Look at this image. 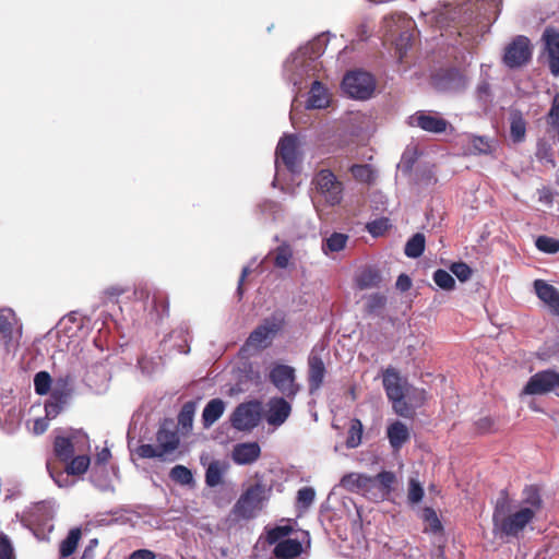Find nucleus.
Returning a JSON list of instances; mask_svg holds the SVG:
<instances>
[{
	"label": "nucleus",
	"instance_id": "41",
	"mask_svg": "<svg viewBox=\"0 0 559 559\" xmlns=\"http://www.w3.org/2000/svg\"><path fill=\"white\" fill-rule=\"evenodd\" d=\"M194 412L195 405L193 402H187L182 405L181 411L178 415V424L183 429H189L192 427Z\"/></svg>",
	"mask_w": 559,
	"mask_h": 559
},
{
	"label": "nucleus",
	"instance_id": "63",
	"mask_svg": "<svg viewBox=\"0 0 559 559\" xmlns=\"http://www.w3.org/2000/svg\"><path fill=\"white\" fill-rule=\"evenodd\" d=\"M110 457H111L110 450L108 448H104V449H102V451H99L96 454L95 462H96V464L104 465V464L108 463Z\"/></svg>",
	"mask_w": 559,
	"mask_h": 559
},
{
	"label": "nucleus",
	"instance_id": "51",
	"mask_svg": "<svg viewBox=\"0 0 559 559\" xmlns=\"http://www.w3.org/2000/svg\"><path fill=\"white\" fill-rule=\"evenodd\" d=\"M450 270L461 282L467 281L472 275L471 267L464 262L453 263Z\"/></svg>",
	"mask_w": 559,
	"mask_h": 559
},
{
	"label": "nucleus",
	"instance_id": "19",
	"mask_svg": "<svg viewBox=\"0 0 559 559\" xmlns=\"http://www.w3.org/2000/svg\"><path fill=\"white\" fill-rule=\"evenodd\" d=\"M533 286L538 299L554 316L559 317V290L544 280H535Z\"/></svg>",
	"mask_w": 559,
	"mask_h": 559
},
{
	"label": "nucleus",
	"instance_id": "42",
	"mask_svg": "<svg viewBox=\"0 0 559 559\" xmlns=\"http://www.w3.org/2000/svg\"><path fill=\"white\" fill-rule=\"evenodd\" d=\"M293 257L290 247L286 243L278 246L275 249L274 264L280 269H286Z\"/></svg>",
	"mask_w": 559,
	"mask_h": 559
},
{
	"label": "nucleus",
	"instance_id": "16",
	"mask_svg": "<svg viewBox=\"0 0 559 559\" xmlns=\"http://www.w3.org/2000/svg\"><path fill=\"white\" fill-rule=\"evenodd\" d=\"M91 463V459L88 455H76L72 456V459L66 463L64 471L57 469L53 463H47L48 472L51 478L59 487H63L68 485V476H80L86 473Z\"/></svg>",
	"mask_w": 559,
	"mask_h": 559
},
{
	"label": "nucleus",
	"instance_id": "2",
	"mask_svg": "<svg viewBox=\"0 0 559 559\" xmlns=\"http://www.w3.org/2000/svg\"><path fill=\"white\" fill-rule=\"evenodd\" d=\"M90 333L83 319L76 313H70L60 319L56 326L41 338L35 340L33 346L36 349L40 346L53 349H90L91 345H94L98 349H103L97 337H88Z\"/></svg>",
	"mask_w": 559,
	"mask_h": 559
},
{
	"label": "nucleus",
	"instance_id": "37",
	"mask_svg": "<svg viewBox=\"0 0 559 559\" xmlns=\"http://www.w3.org/2000/svg\"><path fill=\"white\" fill-rule=\"evenodd\" d=\"M425 250V236L423 234H415L405 245V254L408 258H418Z\"/></svg>",
	"mask_w": 559,
	"mask_h": 559
},
{
	"label": "nucleus",
	"instance_id": "56",
	"mask_svg": "<svg viewBox=\"0 0 559 559\" xmlns=\"http://www.w3.org/2000/svg\"><path fill=\"white\" fill-rule=\"evenodd\" d=\"M138 364L141 370L146 374L153 373L158 367V362L148 358L146 354H143L138 358Z\"/></svg>",
	"mask_w": 559,
	"mask_h": 559
},
{
	"label": "nucleus",
	"instance_id": "21",
	"mask_svg": "<svg viewBox=\"0 0 559 559\" xmlns=\"http://www.w3.org/2000/svg\"><path fill=\"white\" fill-rule=\"evenodd\" d=\"M292 413L290 404L284 397H272L267 403L266 421L278 427L283 425Z\"/></svg>",
	"mask_w": 559,
	"mask_h": 559
},
{
	"label": "nucleus",
	"instance_id": "23",
	"mask_svg": "<svg viewBox=\"0 0 559 559\" xmlns=\"http://www.w3.org/2000/svg\"><path fill=\"white\" fill-rule=\"evenodd\" d=\"M341 486L347 491L365 495L374 488V479L366 474L348 473L342 477Z\"/></svg>",
	"mask_w": 559,
	"mask_h": 559
},
{
	"label": "nucleus",
	"instance_id": "30",
	"mask_svg": "<svg viewBox=\"0 0 559 559\" xmlns=\"http://www.w3.org/2000/svg\"><path fill=\"white\" fill-rule=\"evenodd\" d=\"M355 282L359 289L376 288L381 283V275L373 267H365L356 275Z\"/></svg>",
	"mask_w": 559,
	"mask_h": 559
},
{
	"label": "nucleus",
	"instance_id": "14",
	"mask_svg": "<svg viewBox=\"0 0 559 559\" xmlns=\"http://www.w3.org/2000/svg\"><path fill=\"white\" fill-rule=\"evenodd\" d=\"M407 123L433 134H441L448 129H453L451 123L436 111L418 110L408 117Z\"/></svg>",
	"mask_w": 559,
	"mask_h": 559
},
{
	"label": "nucleus",
	"instance_id": "57",
	"mask_svg": "<svg viewBox=\"0 0 559 559\" xmlns=\"http://www.w3.org/2000/svg\"><path fill=\"white\" fill-rule=\"evenodd\" d=\"M479 433H489L493 431L495 420L491 417H483L475 423Z\"/></svg>",
	"mask_w": 559,
	"mask_h": 559
},
{
	"label": "nucleus",
	"instance_id": "47",
	"mask_svg": "<svg viewBox=\"0 0 559 559\" xmlns=\"http://www.w3.org/2000/svg\"><path fill=\"white\" fill-rule=\"evenodd\" d=\"M51 384L50 374L46 371H40L36 373L34 378V386L35 392L39 395H45L48 393Z\"/></svg>",
	"mask_w": 559,
	"mask_h": 559
},
{
	"label": "nucleus",
	"instance_id": "39",
	"mask_svg": "<svg viewBox=\"0 0 559 559\" xmlns=\"http://www.w3.org/2000/svg\"><path fill=\"white\" fill-rule=\"evenodd\" d=\"M294 528L290 525H277L266 532V542L270 545H276L293 533Z\"/></svg>",
	"mask_w": 559,
	"mask_h": 559
},
{
	"label": "nucleus",
	"instance_id": "6",
	"mask_svg": "<svg viewBox=\"0 0 559 559\" xmlns=\"http://www.w3.org/2000/svg\"><path fill=\"white\" fill-rule=\"evenodd\" d=\"M285 323L283 312H274L258 325L248 336L246 346L249 349H263L271 345L273 340L282 331Z\"/></svg>",
	"mask_w": 559,
	"mask_h": 559
},
{
	"label": "nucleus",
	"instance_id": "48",
	"mask_svg": "<svg viewBox=\"0 0 559 559\" xmlns=\"http://www.w3.org/2000/svg\"><path fill=\"white\" fill-rule=\"evenodd\" d=\"M316 491L312 487H302L297 492V504L299 508L308 509L314 501Z\"/></svg>",
	"mask_w": 559,
	"mask_h": 559
},
{
	"label": "nucleus",
	"instance_id": "38",
	"mask_svg": "<svg viewBox=\"0 0 559 559\" xmlns=\"http://www.w3.org/2000/svg\"><path fill=\"white\" fill-rule=\"evenodd\" d=\"M224 467L221 462L213 461L209 464L205 472V483L209 487H216L223 481Z\"/></svg>",
	"mask_w": 559,
	"mask_h": 559
},
{
	"label": "nucleus",
	"instance_id": "49",
	"mask_svg": "<svg viewBox=\"0 0 559 559\" xmlns=\"http://www.w3.org/2000/svg\"><path fill=\"white\" fill-rule=\"evenodd\" d=\"M536 247L543 252L556 253L559 251V240L547 236H540L536 239Z\"/></svg>",
	"mask_w": 559,
	"mask_h": 559
},
{
	"label": "nucleus",
	"instance_id": "24",
	"mask_svg": "<svg viewBox=\"0 0 559 559\" xmlns=\"http://www.w3.org/2000/svg\"><path fill=\"white\" fill-rule=\"evenodd\" d=\"M326 374L325 364L318 355L308 358V385L310 394L316 393L323 384Z\"/></svg>",
	"mask_w": 559,
	"mask_h": 559
},
{
	"label": "nucleus",
	"instance_id": "44",
	"mask_svg": "<svg viewBox=\"0 0 559 559\" xmlns=\"http://www.w3.org/2000/svg\"><path fill=\"white\" fill-rule=\"evenodd\" d=\"M433 282L444 290H452L455 286L453 276L442 269H439L433 273Z\"/></svg>",
	"mask_w": 559,
	"mask_h": 559
},
{
	"label": "nucleus",
	"instance_id": "28",
	"mask_svg": "<svg viewBox=\"0 0 559 559\" xmlns=\"http://www.w3.org/2000/svg\"><path fill=\"white\" fill-rule=\"evenodd\" d=\"M467 147L465 154L481 155L490 154L493 150L495 142L487 136L467 135Z\"/></svg>",
	"mask_w": 559,
	"mask_h": 559
},
{
	"label": "nucleus",
	"instance_id": "58",
	"mask_svg": "<svg viewBox=\"0 0 559 559\" xmlns=\"http://www.w3.org/2000/svg\"><path fill=\"white\" fill-rule=\"evenodd\" d=\"M548 118L550 124L559 126V93L554 96Z\"/></svg>",
	"mask_w": 559,
	"mask_h": 559
},
{
	"label": "nucleus",
	"instance_id": "32",
	"mask_svg": "<svg viewBox=\"0 0 559 559\" xmlns=\"http://www.w3.org/2000/svg\"><path fill=\"white\" fill-rule=\"evenodd\" d=\"M421 519L425 522L424 533L433 535L443 533V525L437 512L432 508H424L421 512Z\"/></svg>",
	"mask_w": 559,
	"mask_h": 559
},
{
	"label": "nucleus",
	"instance_id": "53",
	"mask_svg": "<svg viewBox=\"0 0 559 559\" xmlns=\"http://www.w3.org/2000/svg\"><path fill=\"white\" fill-rule=\"evenodd\" d=\"M138 454L143 459L163 457L164 453L159 450L158 445L141 444L138 448Z\"/></svg>",
	"mask_w": 559,
	"mask_h": 559
},
{
	"label": "nucleus",
	"instance_id": "50",
	"mask_svg": "<svg viewBox=\"0 0 559 559\" xmlns=\"http://www.w3.org/2000/svg\"><path fill=\"white\" fill-rule=\"evenodd\" d=\"M424 497V489L421 485L415 479H411L408 486V501L412 503H418Z\"/></svg>",
	"mask_w": 559,
	"mask_h": 559
},
{
	"label": "nucleus",
	"instance_id": "20",
	"mask_svg": "<svg viewBox=\"0 0 559 559\" xmlns=\"http://www.w3.org/2000/svg\"><path fill=\"white\" fill-rule=\"evenodd\" d=\"M156 441L159 450L165 454L171 453L175 451L180 442L178 431L176 426L170 420H165L157 433Z\"/></svg>",
	"mask_w": 559,
	"mask_h": 559
},
{
	"label": "nucleus",
	"instance_id": "40",
	"mask_svg": "<svg viewBox=\"0 0 559 559\" xmlns=\"http://www.w3.org/2000/svg\"><path fill=\"white\" fill-rule=\"evenodd\" d=\"M169 477L171 480L180 485H190L193 483L192 472L183 465L174 466L170 469Z\"/></svg>",
	"mask_w": 559,
	"mask_h": 559
},
{
	"label": "nucleus",
	"instance_id": "52",
	"mask_svg": "<svg viewBox=\"0 0 559 559\" xmlns=\"http://www.w3.org/2000/svg\"><path fill=\"white\" fill-rule=\"evenodd\" d=\"M0 559H15L13 546L7 535H0Z\"/></svg>",
	"mask_w": 559,
	"mask_h": 559
},
{
	"label": "nucleus",
	"instance_id": "64",
	"mask_svg": "<svg viewBox=\"0 0 559 559\" xmlns=\"http://www.w3.org/2000/svg\"><path fill=\"white\" fill-rule=\"evenodd\" d=\"M255 263V260H252L250 265L248 266H245L241 271V275H240V278H239V283H238V288H237V293L239 296L242 295V284L245 282V278L249 275V273L251 272V265Z\"/></svg>",
	"mask_w": 559,
	"mask_h": 559
},
{
	"label": "nucleus",
	"instance_id": "22",
	"mask_svg": "<svg viewBox=\"0 0 559 559\" xmlns=\"http://www.w3.org/2000/svg\"><path fill=\"white\" fill-rule=\"evenodd\" d=\"M261 456V448L258 442H241L234 445L231 459L237 465H250Z\"/></svg>",
	"mask_w": 559,
	"mask_h": 559
},
{
	"label": "nucleus",
	"instance_id": "29",
	"mask_svg": "<svg viewBox=\"0 0 559 559\" xmlns=\"http://www.w3.org/2000/svg\"><path fill=\"white\" fill-rule=\"evenodd\" d=\"M225 411V403L221 399L211 400L204 407L202 413V421L205 428L211 427L217 421Z\"/></svg>",
	"mask_w": 559,
	"mask_h": 559
},
{
	"label": "nucleus",
	"instance_id": "8",
	"mask_svg": "<svg viewBox=\"0 0 559 559\" xmlns=\"http://www.w3.org/2000/svg\"><path fill=\"white\" fill-rule=\"evenodd\" d=\"M266 499L265 486L262 483H255L248 487L239 497L234 506V513L241 519H252L257 511L261 510L262 502Z\"/></svg>",
	"mask_w": 559,
	"mask_h": 559
},
{
	"label": "nucleus",
	"instance_id": "60",
	"mask_svg": "<svg viewBox=\"0 0 559 559\" xmlns=\"http://www.w3.org/2000/svg\"><path fill=\"white\" fill-rule=\"evenodd\" d=\"M156 555L152 550L148 549H138L134 550L129 559H155Z\"/></svg>",
	"mask_w": 559,
	"mask_h": 559
},
{
	"label": "nucleus",
	"instance_id": "36",
	"mask_svg": "<svg viewBox=\"0 0 559 559\" xmlns=\"http://www.w3.org/2000/svg\"><path fill=\"white\" fill-rule=\"evenodd\" d=\"M364 427L358 418L350 420V426L347 432L346 447L355 449L361 443Z\"/></svg>",
	"mask_w": 559,
	"mask_h": 559
},
{
	"label": "nucleus",
	"instance_id": "4",
	"mask_svg": "<svg viewBox=\"0 0 559 559\" xmlns=\"http://www.w3.org/2000/svg\"><path fill=\"white\" fill-rule=\"evenodd\" d=\"M382 27L402 58L413 39L414 22L405 13H396L384 17Z\"/></svg>",
	"mask_w": 559,
	"mask_h": 559
},
{
	"label": "nucleus",
	"instance_id": "10",
	"mask_svg": "<svg viewBox=\"0 0 559 559\" xmlns=\"http://www.w3.org/2000/svg\"><path fill=\"white\" fill-rule=\"evenodd\" d=\"M316 192L329 205H336L343 199V185L329 169L320 170L313 178Z\"/></svg>",
	"mask_w": 559,
	"mask_h": 559
},
{
	"label": "nucleus",
	"instance_id": "15",
	"mask_svg": "<svg viewBox=\"0 0 559 559\" xmlns=\"http://www.w3.org/2000/svg\"><path fill=\"white\" fill-rule=\"evenodd\" d=\"M300 160L299 139L295 134H285L276 147L275 166L278 170L283 164L288 170L295 171Z\"/></svg>",
	"mask_w": 559,
	"mask_h": 559
},
{
	"label": "nucleus",
	"instance_id": "26",
	"mask_svg": "<svg viewBox=\"0 0 559 559\" xmlns=\"http://www.w3.org/2000/svg\"><path fill=\"white\" fill-rule=\"evenodd\" d=\"M330 104V93L317 79L311 83L309 97L307 100L308 109H322Z\"/></svg>",
	"mask_w": 559,
	"mask_h": 559
},
{
	"label": "nucleus",
	"instance_id": "7",
	"mask_svg": "<svg viewBox=\"0 0 559 559\" xmlns=\"http://www.w3.org/2000/svg\"><path fill=\"white\" fill-rule=\"evenodd\" d=\"M382 382L386 396L392 402L395 413L405 416L407 405L404 399L408 391L407 380L402 378L395 368L389 367L382 371Z\"/></svg>",
	"mask_w": 559,
	"mask_h": 559
},
{
	"label": "nucleus",
	"instance_id": "34",
	"mask_svg": "<svg viewBox=\"0 0 559 559\" xmlns=\"http://www.w3.org/2000/svg\"><path fill=\"white\" fill-rule=\"evenodd\" d=\"M348 236L343 233H333L329 237H325L322 242V251L324 254L340 252L346 247Z\"/></svg>",
	"mask_w": 559,
	"mask_h": 559
},
{
	"label": "nucleus",
	"instance_id": "33",
	"mask_svg": "<svg viewBox=\"0 0 559 559\" xmlns=\"http://www.w3.org/2000/svg\"><path fill=\"white\" fill-rule=\"evenodd\" d=\"M526 133V122L523 115L519 110H513L510 114V134L514 142H522Z\"/></svg>",
	"mask_w": 559,
	"mask_h": 559
},
{
	"label": "nucleus",
	"instance_id": "61",
	"mask_svg": "<svg viewBox=\"0 0 559 559\" xmlns=\"http://www.w3.org/2000/svg\"><path fill=\"white\" fill-rule=\"evenodd\" d=\"M385 305V297L379 294L372 295L368 301V308L370 310H374L376 308H381Z\"/></svg>",
	"mask_w": 559,
	"mask_h": 559
},
{
	"label": "nucleus",
	"instance_id": "18",
	"mask_svg": "<svg viewBox=\"0 0 559 559\" xmlns=\"http://www.w3.org/2000/svg\"><path fill=\"white\" fill-rule=\"evenodd\" d=\"M544 56L554 76H559V32L546 28L543 34Z\"/></svg>",
	"mask_w": 559,
	"mask_h": 559
},
{
	"label": "nucleus",
	"instance_id": "54",
	"mask_svg": "<svg viewBox=\"0 0 559 559\" xmlns=\"http://www.w3.org/2000/svg\"><path fill=\"white\" fill-rule=\"evenodd\" d=\"M389 219L380 218L368 224V231L373 236L382 235L389 228Z\"/></svg>",
	"mask_w": 559,
	"mask_h": 559
},
{
	"label": "nucleus",
	"instance_id": "43",
	"mask_svg": "<svg viewBox=\"0 0 559 559\" xmlns=\"http://www.w3.org/2000/svg\"><path fill=\"white\" fill-rule=\"evenodd\" d=\"M175 340L174 344H169L174 349L190 348L188 332L183 328H179L169 334V341Z\"/></svg>",
	"mask_w": 559,
	"mask_h": 559
},
{
	"label": "nucleus",
	"instance_id": "5",
	"mask_svg": "<svg viewBox=\"0 0 559 559\" xmlns=\"http://www.w3.org/2000/svg\"><path fill=\"white\" fill-rule=\"evenodd\" d=\"M23 321L11 308L0 309V349L23 346Z\"/></svg>",
	"mask_w": 559,
	"mask_h": 559
},
{
	"label": "nucleus",
	"instance_id": "45",
	"mask_svg": "<svg viewBox=\"0 0 559 559\" xmlns=\"http://www.w3.org/2000/svg\"><path fill=\"white\" fill-rule=\"evenodd\" d=\"M350 173L355 179L361 182H371L374 178V173L370 165H353Z\"/></svg>",
	"mask_w": 559,
	"mask_h": 559
},
{
	"label": "nucleus",
	"instance_id": "13",
	"mask_svg": "<svg viewBox=\"0 0 559 559\" xmlns=\"http://www.w3.org/2000/svg\"><path fill=\"white\" fill-rule=\"evenodd\" d=\"M269 378L271 383L288 399H294L299 392L295 369L288 365H274L270 370Z\"/></svg>",
	"mask_w": 559,
	"mask_h": 559
},
{
	"label": "nucleus",
	"instance_id": "12",
	"mask_svg": "<svg viewBox=\"0 0 559 559\" xmlns=\"http://www.w3.org/2000/svg\"><path fill=\"white\" fill-rule=\"evenodd\" d=\"M261 419V403L249 401L239 404L230 416V423L239 431H250L255 428Z\"/></svg>",
	"mask_w": 559,
	"mask_h": 559
},
{
	"label": "nucleus",
	"instance_id": "55",
	"mask_svg": "<svg viewBox=\"0 0 559 559\" xmlns=\"http://www.w3.org/2000/svg\"><path fill=\"white\" fill-rule=\"evenodd\" d=\"M259 207H260L262 214L266 216V218H270V219L277 218V213L280 212V205L276 202L264 201L262 204L259 205Z\"/></svg>",
	"mask_w": 559,
	"mask_h": 559
},
{
	"label": "nucleus",
	"instance_id": "27",
	"mask_svg": "<svg viewBox=\"0 0 559 559\" xmlns=\"http://www.w3.org/2000/svg\"><path fill=\"white\" fill-rule=\"evenodd\" d=\"M302 552V544L298 539L287 538L273 548L274 559H296Z\"/></svg>",
	"mask_w": 559,
	"mask_h": 559
},
{
	"label": "nucleus",
	"instance_id": "31",
	"mask_svg": "<svg viewBox=\"0 0 559 559\" xmlns=\"http://www.w3.org/2000/svg\"><path fill=\"white\" fill-rule=\"evenodd\" d=\"M53 453L60 462H69L74 455V444L72 440L67 437H56L53 441Z\"/></svg>",
	"mask_w": 559,
	"mask_h": 559
},
{
	"label": "nucleus",
	"instance_id": "1",
	"mask_svg": "<svg viewBox=\"0 0 559 559\" xmlns=\"http://www.w3.org/2000/svg\"><path fill=\"white\" fill-rule=\"evenodd\" d=\"M522 507L512 512V500L508 490L503 489L496 501L492 512V531L501 538H518L525 527L533 522L543 509L540 488L526 485L522 490Z\"/></svg>",
	"mask_w": 559,
	"mask_h": 559
},
{
	"label": "nucleus",
	"instance_id": "3",
	"mask_svg": "<svg viewBox=\"0 0 559 559\" xmlns=\"http://www.w3.org/2000/svg\"><path fill=\"white\" fill-rule=\"evenodd\" d=\"M319 43H310L293 52L284 63L285 78L297 88H302L308 80L316 78L321 69Z\"/></svg>",
	"mask_w": 559,
	"mask_h": 559
},
{
	"label": "nucleus",
	"instance_id": "11",
	"mask_svg": "<svg viewBox=\"0 0 559 559\" xmlns=\"http://www.w3.org/2000/svg\"><path fill=\"white\" fill-rule=\"evenodd\" d=\"M532 53L531 40L526 36L519 35L506 46L502 62L509 69H519L531 61Z\"/></svg>",
	"mask_w": 559,
	"mask_h": 559
},
{
	"label": "nucleus",
	"instance_id": "62",
	"mask_svg": "<svg viewBox=\"0 0 559 559\" xmlns=\"http://www.w3.org/2000/svg\"><path fill=\"white\" fill-rule=\"evenodd\" d=\"M396 288L406 292L412 287V280L406 274H401L396 280Z\"/></svg>",
	"mask_w": 559,
	"mask_h": 559
},
{
	"label": "nucleus",
	"instance_id": "35",
	"mask_svg": "<svg viewBox=\"0 0 559 559\" xmlns=\"http://www.w3.org/2000/svg\"><path fill=\"white\" fill-rule=\"evenodd\" d=\"M81 530L78 527L72 528L69 532L67 537L60 543L59 552L61 558H68L75 551L81 539Z\"/></svg>",
	"mask_w": 559,
	"mask_h": 559
},
{
	"label": "nucleus",
	"instance_id": "25",
	"mask_svg": "<svg viewBox=\"0 0 559 559\" xmlns=\"http://www.w3.org/2000/svg\"><path fill=\"white\" fill-rule=\"evenodd\" d=\"M386 437L393 451H400L409 441L411 431L404 423L395 420L388 426Z\"/></svg>",
	"mask_w": 559,
	"mask_h": 559
},
{
	"label": "nucleus",
	"instance_id": "59",
	"mask_svg": "<svg viewBox=\"0 0 559 559\" xmlns=\"http://www.w3.org/2000/svg\"><path fill=\"white\" fill-rule=\"evenodd\" d=\"M51 396H52L51 403H49L46 406V412L48 415L51 414V405H62L66 403L67 393L62 390H55Z\"/></svg>",
	"mask_w": 559,
	"mask_h": 559
},
{
	"label": "nucleus",
	"instance_id": "9",
	"mask_svg": "<svg viewBox=\"0 0 559 559\" xmlns=\"http://www.w3.org/2000/svg\"><path fill=\"white\" fill-rule=\"evenodd\" d=\"M342 88L352 98L368 99L376 88V82L370 73L355 70L344 76Z\"/></svg>",
	"mask_w": 559,
	"mask_h": 559
},
{
	"label": "nucleus",
	"instance_id": "46",
	"mask_svg": "<svg viewBox=\"0 0 559 559\" xmlns=\"http://www.w3.org/2000/svg\"><path fill=\"white\" fill-rule=\"evenodd\" d=\"M372 478L374 479V487L379 484L381 490L386 493L392 489V486L396 480L394 473L389 471H383L378 475L372 476Z\"/></svg>",
	"mask_w": 559,
	"mask_h": 559
},
{
	"label": "nucleus",
	"instance_id": "17",
	"mask_svg": "<svg viewBox=\"0 0 559 559\" xmlns=\"http://www.w3.org/2000/svg\"><path fill=\"white\" fill-rule=\"evenodd\" d=\"M559 388V373L555 370H542L533 374L522 390L525 395H543Z\"/></svg>",
	"mask_w": 559,
	"mask_h": 559
}]
</instances>
